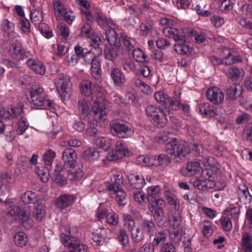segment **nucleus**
<instances>
[{
	"label": "nucleus",
	"instance_id": "f257e3e1",
	"mask_svg": "<svg viewBox=\"0 0 252 252\" xmlns=\"http://www.w3.org/2000/svg\"><path fill=\"white\" fill-rule=\"evenodd\" d=\"M123 176L122 173L117 172L114 174L109 182L106 183V188L109 195L114 198L119 205H125L126 203V194L123 189Z\"/></svg>",
	"mask_w": 252,
	"mask_h": 252
},
{
	"label": "nucleus",
	"instance_id": "f03ea898",
	"mask_svg": "<svg viewBox=\"0 0 252 252\" xmlns=\"http://www.w3.org/2000/svg\"><path fill=\"white\" fill-rule=\"evenodd\" d=\"M30 97L29 98L30 103L42 109H52L54 108L52 101L48 98L43 92V89L39 86H34L30 92Z\"/></svg>",
	"mask_w": 252,
	"mask_h": 252
},
{
	"label": "nucleus",
	"instance_id": "7ed1b4c3",
	"mask_svg": "<svg viewBox=\"0 0 252 252\" xmlns=\"http://www.w3.org/2000/svg\"><path fill=\"white\" fill-rule=\"evenodd\" d=\"M165 150L168 154L173 156L176 162L184 160L189 153V149L186 144L175 138L166 145Z\"/></svg>",
	"mask_w": 252,
	"mask_h": 252
},
{
	"label": "nucleus",
	"instance_id": "20e7f679",
	"mask_svg": "<svg viewBox=\"0 0 252 252\" xmlns=\"http://www.w3.org/2000/svg\"><path fill=\"white\" fill-rule=\"evenodd\" d=\"M180 91H174L173 96L169 97L168 95L162 92H157L155 94V98L165 108L172 110H178L180 109L181 95Z\"/></svg>",
	"mask_w": 252,
	"mask_h": 252
},
{
	"label": "nucleus",
	"instance_id": "39448f33",
	"mask_svg": "<svg viewBox=\"0 0 252 252\" xmlns=\"http://www.w3.org/2000/svg\"><path fill=\"white\" fill-rule=\"evenodd\" d=\"M93 101L92 110L94 120L96 121H104L106 119V107L104 103L105 97L102 92L94 94L92 97Z\"/></svg>",
	"mask_w": 252,
	"mask_h": 252
},
{
	"label": "nucleus",
	"instance_id": "423d86ee",
	"mask_svg": "<svg viewBox=\"0 0 252 252\" xmlns=\"http://www.w3.org/2000/svg\"><path fill=\"white\" fill-rule=\"evenodd\" d=\"M60 237L62 243L69 252H87V246L81 243L78 237L72 236L70 231L62 233Z\"/></svg>",
	"mask_w": 252,
	"mask_h": 252
},
{
	"label": "nucleus",
	"instance_id": "0eeeda50",
	"mask_svg": "<svg viewBox=\"0 0 252 252\" xmlns=\"http://www.w3.org/2000/svg\"><path fill=\"white\" fill-rule=\"evenodd\" d=\"M145 111L147 116L152 119L154 125L157 127H163L167 124L166 116L160 107L149 105L146 107Z\"/></svg>",
	"mask_w": 252,
	"mask_h": 252
},
{
	"label": "nucleus",
	"instance_id": "6e6552de",
	"mask_svg": "<svg viewBox=\"0 0 252 252\" xmlns=\"http://www.w3.org/2000/svg\"><path fill=\"white\" fill-rule=\"evenodd\" d=\"M111 131L112 134L120 138H127L132 133L133 131L125 122L114 120L110 123Z\"/></svg>",
	"mask_w": 252,
	"mask_h": 252
},
{
	"label": "nucleus",
	"instance_id": "1a4fd4ad",
	"mask_svg": "<svg viewBox=\"0 0 252 252\" xmlns=\"http://www.w3.org/2000/svg\"><path fill=\"white\" fill-rule=\"evenodd\" d=\"M129 155V151L125 142L119 140L115 145V149L109 152L105 157L107 160L113 161L121 159Z\"/></svg>",
	"mask_w": 252,
	"mask_h": 252
},
{
	"label": "nucleus",
	"instance_id": "9d476101",
	"mask_svg": "<svg viewBox=\"0 0 252 252\" xmlns=\"http://www.w3.org/2000/svg\"><path fill=\"white\" fill-rule=\"evenodd\" d=\"M207 99L214 105H220L223 103L224 94L222 90L217 87H211L206 92Z\"/></svg>",
	"mask_w": 252,
	"mask_h": 252
},
{
	"label": "nucleus",
	"instance_id": "9b49d317",
	"mask_svg": "<svg viewBox=\"0 0 252 252\" xmlns=\"http://www.w3.org/2000/svg\"><path fill=\"white\" fill-rule=\"evenodd\" d=\"M199 111L202 115L206 117H216L223 114V109L219 107L215 108L209 102L203 103L200 105Z\"/></svg>",
	"mask_w": 252,
	"mask_h": 252
},
{
	"label": "nucleus",
	"instance_id": "f8f14e48",
	"mask_svg": "<svg viewBox=\"0 0 252 252\" xmlns=\"http://www.w3.org/2000/svg\"><path fill=\"white\" fill-rule=\"evenodd\" d=\"M69 77L65 74H59L55 79L57 90L61 97H65L69 90Z\"/></svg>",
	"mask_w": 252,
	"mask_h": 252
},
{
	"label": "nucleus",
	"instance_id": "ddd939ff",
	"mask_svg": "<svg viewBox=\"0 0 252 252\" xmlns=\"http://www.w3.org/2000/svg\"><path fill=\"white\" fill-rule=\"evenodd\" d=\"M75 200V197L73 194H62L57 198L55 201V206L61 211L72 206Z\"/></svg>",
	"mask_w": 252,
	"mask_h": 252
},
{
	"label": "nucleus",
	"instance_id": "4468645a",
	"mask_svg": "<svg viewBox=\"0 0 252 252\" xmlns=\"http://www.w3.org/2000/svg\"><path fill=\"white\" fill-rule=\"evenodd\" d=\"M9 51L11 57L17 61L23 60L28 57L29 53L23 48L22 43L16 41L10 47Z\"/></svg>",
	"mask_w": 252,
	"mask_h": 252
},
{
	"label": "nucleus",
	"instance_id": "2eb2a0df",
	"mask_svg": "<svg viewBox=\"0 0 252 252\" xmlns=\"http://www.w3.org/2000/svg\"><path fill=\"white\" fill-rule=\"evenodd\" d=\"M220 55L224 56V65H230L235 63H241L242 60L239 56L232 55L233 50L228 47L220 48Z\"/></svg>",
	"mask_w": 252,
	"mask_h": 252
},
{
	"label": "nucleus",
	"instance_id": "dca6fc26",
	"mask_svg": "<svg viewBox=\"0 0 252 252\" xmlns=\"http://www.w3.org/2000/svg\"><path fill=\"white\" fill-rule=\"evenodd\" d=\"M77 158V154L76 151L71 148H67L62 153V159L64 165L67 168L72 167L76 164Z\"/></svg>",
	"mask_w": 252,
	"mask_h": 252
},
{
	"label": "nucleus",
	"instance_id": "f3484780",
	"mask_svg": "<svg viewBox=\"0 0 252 252\" xmlns=\"http://www.w3.org/2000/svg\"><path fill=\"white\" fill-rule=\"evenodd\" d=\"M31 207L27 206L21 210L19 215L22 225L26 229H30L33 224V220L31 218Z\"/></svg>",
	"mask_w": 252,
	"mask_h": 252
},
{
	"label": "nucleus",
	"instance_id": "a211bd4d",
	"mask_svg": "<svg viewBox=\"0 0 252 252\" xmlns=\"http://www.w3.org/2000/svg\"><path fill=\"white\" fill-rule=\"evenodd\" d=\"M94 15L95 20L101 28L106 30L107 27L113 28L115 27V24L113 21L110 19H108L99 10H95Z\"/></svg>",
	"mask_w": 252,
	"mask_h": 252
},
{
	"label": "nucleus",
	"instance_id": "6ab92c4d",
	"mask_svg": "<svg viewBox=\"0 0 252 252\" xmlns=\"http://www.w3.org/2000/svg\"><path fill=\"white\" fill-rule=\"evenodd\" d=\"M110 46L104 50V56L106 59L113 61L122 53V47L121 43L110 44Z\"/></svg>",
	"mask_w": 252,
	"mask_h": 252
},
{
	"label": "nucleus",
	"instance_id": "aec40b11",
	"mask_svg": "<svg viewBox=\"0 0 252 252\" xmlns=\"http://www.w3.org/2000/svg\"><path fill=\"white\" fill-rule=\"evenodd\" d=\"M103 152L102 153V154ZM83 158L89 161H94L98 159L101 160L103 163H106V160L101 153L94 148H89L86 150L83 155Z\"/></svg>",
	"mask_w": 252,
	"mask_h": 252
},
{
	"label": "nucleus",
	"instance_id": "412c9836",
	"mask_svg": "<svg viewBox=\"0 0 252 252\" xmlns=\"http://www.w3.org/2000/svg\"><path fill=\"white\" fill-rule=\"evenodd\" d=\"M70 168L67 170L66 174L67 175L68 178L73 182L80 180L83 176V173L82 168V166L76 164L72 167H69Z\"/></svg>",
	"mask_w": 252,
	"mask_h": 252
},
{
	"label": "nucleus",
	"instance_id": "4be33fe9",
	"mask_svg": "<svg viewBox=\"0 0 252 252\" xmlns=\"http://www.w3.org/2000/svg\"><path fill=\"white\" fill-rule=\"evenodd\" d=\"M110 76L113 83L118 86H121L126 82L125 75L117 67L111 68L110 72Z\"/></svg>",
	"mask_w": 252,
	"mask_h": 252
},
{
	"label": "nucleus",
	"instance_id": "5701e85b",
	"mask_svg": "<svg viewBox=\"0 0 252 252\" xmlns=\"http://www.w3.org/2000/svg\"><path fill=\"white\" fill-rule=\"evenodd\" d=\"M215 185V181L210 179H198L193 182V186L194 188L202 190L212 189Z\"/></svg>",
	"mask_w": 252,
	"mask_h": 252
},
{
	"label": "nucleus",
	"instance_id": "b1692460",
	"mask_svg": "<svg viewBox=\"0 0 252 252\" xmlns=\"http://www.w3.org/2000/svg\"><path fill=\"white\" fill-rule=\"evenodd\" d=\"M179 42L175 44L174 49L176 53L180 55H189L192 52V48L189 42L186 39L178 40Z\"/></svg>",
	"mask_w": 252,
	"mask_h": 252
},
{
	"label": "nucleus",
	"instance_id": "393cba45",
	"mask_svg": "<svg viewBox=\"0 0 252 252\" xmlns=\"http://www.w3.org/2000/svg\"><path fill=\"white\" fill-rule=\"evenodd\" d=\"M26 63L35 73L40 75L45 74V67L41 61L35 59H29L27 60Z\"/></svg>",
	"mask_w": 252,
	"mask_h": 252
},
{
	"label": "nucleus",
	"instance_id": "a878e982",
	"mask_svg": "<svg viewBox=\"0 0 252 252\" xmlns=\"http://www.w3.org/2000/svg\"><path fill=\"white\" fill-rule=\"evenodd\" d=\"M240 250L241 252H252V236L248 232L242 235Z\"/></svg>",
	"mask_w": 252,
	"mask_h": 252
},
{
	"label": "nucleus",
	"instance_id": "bb28decb",
	"mask_svg": "<svg viewBox=\"0 0 252 252\" xmlns=\"http://www.w3.org/2000/svg\"><path fill=\"white\" fill-rule=\"evenodd\" d=\"M139 227L144 233L149 236L153 235L156 230V225L152 220L143 219L139 224Z\"/></svg>",
	"mask_w": 252,
	"mask_h": 252
},
{
	"label": "nucleus",
	"instance_id": "cd10ccee",
	"mask_svg": "<svg viewBox=\"0 0 252 252\" xmlns=\"http://www.w3.org/2000/svg\"><path fill=\"white\" fill-rule=\"evenodd\" d=\"M200 168L199 162L191 161L187 163L186 168L182 169V172L184 176H193L200 171Z\"/></svg>",
	"mask_w": 252,
	"mask_h": 252
},
{
	"label": "nucleus",
	"instance_id": "c85d7f7f",
	"mask_svg": "<svg viewBox=\"0 0 252 252\" xmlns=\"http://www.w3.org/2000/svg\"><path fill=\"white\" fill-rule=\"evenodd\" d=\"M32 8L31 11V19L34 25H38L43 19L42 12L38 6L35 5L34 1H32Z\"/></svg>",
	"mask_w": 252,
	"mask_h": 252
},
{
	"label": "nucleus",
	"instance_id": "c756f323",
	"mask_svg": "<svg viewBox=\"0 0 252 252\" xmlns=\"http://www.w3.org/2000/svg\"><path fill=\"white\" fill-rule=\"evenodd\" d=\"M23 108V104L22 102H19L16 106L8 108L7 113L12 118L19 119L25 117Z\"/></svg>",
	"mask_w": 252,
	"mask_h": 252
},
{
	"label": "nucleus",
	"instance_id": "7c9ffc66",
	"mask_svg": "<svg viewBox=\"0 0 252 252\" xmlns=\"http://www.w3.org/2000/svg\"><path fill=\"white\" fill-rule=\"evenodd\" d=\"M21 199L26 204H35L39 199V195L31 190H27L22 194Z\"/></svg>",
	"mask_w": 252,
	"mask_h": 252
},
{
	"label": "nucleus",
	"instance_id": "2f4dec72",
	"mask_svg": "<svg viewBox=\"0 0 252 252\" xmlns=\"http://www.w3.org/2000/svg\"><path fill=\"white\" fill-rule=\"evenodd\" d=\"M80 91L82 94L89 96L92 95V97L94 94L97 92H100V91H95L93 89V84L88 80H83L81 82L80 84Z\"/></svg>",
	"mask_w": 252,
	"mask_h": 252
},
{
	"label": "nucleus",
	"instance_id": "473e14b6",
	"mask_svg": "<svg viewBox=\"0 0 252 252\" xmlns=\"http://www.w3.org/2000/svg\"><path fill=\"white\" fill-rule=\"evenodd\" d=\"M162 32L165 36L172 38L175 41L183 40V37L180 31L172 26L164 28Z\"/></svg>",
	"mask_w": 252,
	"mask_h": 252
},
{
	"label": "nucleus",
	"instance_id": "72a5a7b5",
	"mask_svg": "<svg viewBox=\"0 0 252 252\" xmlns=\"http://www.w3.org/2000/svg\"><path fill=\"white\" fill-rule=\"evenodd\" d=\"M129 183L130 186L137 189H142L145 184V180L142 175L131 174L128 177Z\"/></svg>",
	"mask_w": 252,
	"mask_h": 252
},
{
	"label": "nucleus",
	"instance_id": "f704fd0d",
	"mask_svg": "<svg viewBox=\"0 0 252 252\" xmlns=\"http://www.w3.org/2000/svg\"><path fill=\"white\" fill-rule=\"evenodd\" d=\"M91 56L93 58L91 61L92 74L94 78L98 79L101 77V63L98 58L95 56L94 57L93 55L92 54Z\"/></svg>",
	"mask_w": 252,
	"mask_h": 252
},
{
	"label": "nucleus",
	"instance_id": "c9c22d12",
	"mask_svg": "<svg viewBox=\"0 0 252 252\" xmlns=\"http://www.w3.org/2000/svg\"><path fill=\"white\" fill-rule=\"evenodd\" d=\"M241 94V87L239 85L232 84L226 90V95L229 99L236 100Z\"/></svg>",
	"mask_w": 252,
	"mask_h": 252
},
{
	"label": "nucleus",
	"instance_id": "e433bc0d",
	"mask_svg": "<svg viewBox=\"0 0 252 252\" xmlns=\"http://www.w3.org/2000/svg\"><path fill=\"white\" fill-rule=\"evenodd\" d=\"M168 220L170 223V226L173 229L179 228V226L181 221V217L180 214L176 211H170L168 214Z\"/></svg>",
	"mask_w": 252,
	"mask_h": 252
},
{
	"label": "nucleus",
	"instance_id": "4c0bfd02",
	"mask_svg": "<svg viewBox=\"0 0 252 252\" xmlns=\"http://www.w3.org/2000/svg\"><path fill=\"white\" fill-rule=\"evenodd\" d=\"M123 46L122 49L130 54L135 48V40L126 35H122Z\"/></svg>",
	"mask_w": 252,
	"mask_h": 252
},
{
	"label": "nucleus",
	"instance_id": "58836bf2",
	"mask_svg": "<svg viewBox=\"0 0 252 252\" xmlns=\"http://www.w3.org/2000/svg\"><path fill=\"white\" fill-rule=\"evenodd\" d=\"M148 202H149L148 209L151 213L156 211V210L163 209L165 204V201L162 199L149 198Z\"/></svg>",
	"mask_w": 252,
	"mask_h": 252
},
{
	"label": "nucleus",
	"instance_id": "ea45409f",
	"mask_svg": "<svg viewBox=\"0 0 252 252\" xmlns=\"http://www.w3.org/2000/svg\"><path fill=\"white\" fill-rule=\"evenodd\" d=\"M97 121L93 120L88 123L86 129V133L90 136L95 138L101 134V131L99 129V126L97 125Z\"/></svg>",
	"mask_w": 252,
	"mask_h": 252
},
{
	"label": "nucleus",
	"instance_id": "a19ab883",
	"mask_svg": "<svg viewBox=\"0 0 252 252\" xmlns=\"http://www.w3.org/2000/svg\"><path fill=\"white\" fill-rule=\"evenodd\" d=\"M165 198L169 205L172 206L175 211H177L180 207L179 198L174 194L172 193L169 190H166L165 193Z\"/></svg>",
	"mask_w": 252,
	"mask_h": 252
},
{
	"label": "nucleus",
	"instance_id": "79ce46f5",
	"mask_svg": "<svg viewBox=\"0 0 252 252\" xmlns=\"http://www.w3.org/2000/svg\"><path fill=\"white\" fill-rule=\"evenodd\" d=\"M115 27L105 30V37L109 44L121 43L117 33L114 30Z\"/></svg>",
	"mask_w": 252,
	"mask_h": 252
},
{
	"label": "nucleus",
	"instance_id": "37998d69",
	"mask_svg": "<svg viewBox=\"0 0 252 252\" xmlns=\"http://www.w3.org/2000/svg\"><path fill=\"white\" fill-rule=\"evenodd\" d=\"M31 168L29 159L24 157L18 158L16 164V169L21 173L23 174L29 171Z\"/></svg>",
	"mask_w": 252,
	"mask_h": 252
},
{
	"label": "nucleus",
	"instance_id": "c03bdc74",
	"mask_svg": "<svg viewBox=\"0 0 252 252\" xmlns=\"http://www.w3.org/2000/svg\"><path fill=\"white\" fill-rule=\"evenodd\" d=\"M35 172L40 177L42 182L46 183L49 180L50 173L48 169L45 166L42 165L36 166L35 168Z\"/></svg>",
	"mask_w": 252,
	"mask_h": 252
},
{
	"label": "nucleus",
	"instance_id": "a18cd8bd",
	"mask_svg": "<svg viewBox=\"0 0 252 252\" xmlns=\"http://www.w3.org/2000/svg\"><path fill=\"white\" fill-rule=\"evenodd\" d=\"M45 207L41 203L38 204L32 212V216L38 221H40L45 216Z\"/></svg>",
	"mask_w": 252,
	"mask_h": 252
},
{
	"label": "nucleus",
	"instance_id": "49530a36",
	"mask_svg": "<svg viewBox=\"0 0 252 252\" xmlns=\"http://www.w3.org/2000/svg\"><path fill=\"white\" fill-rule=\"evenodd\" d=\"M225 74L228 78L235 81L237 80L241 75L244 74V72L242 69H240L233 66L227 69Z\"/></svg>",
	"mask_w": 252,
	"mask_h": 252
},
{
	"label": "nucleus",
	"instance_id": "de8ad7c7",
	"mask_svg": "<svg viewBox=\"0 0 252 252\" xmlns=\"http://www.w3.org/2000/svg\"><path fill=\"white\" fill-rule=\"evenodd\" d=\"M130 232L131 238L134 243H140L144 239L145 234L142 229L138 226L136 228H131Z\"/></svg>",
	"mask_w": 252,
	"mask_h": 252
},
{
	"label": "nucleus",
	"instance_id": "09e8293b",
	"mask_svg": "<svg viewBox=\"0 0 252 252\" xmlns=\"http://www.w3.org/2000/svg\"><path fill=\"white\" fill-rule=\"evenodd\" d=\"M105 231L102 230H96L93 233L92 238L97 245L101 246L103 245L106 239Z\"/></svg>",
	"mask_w": 252,
	"mask_h": 252
},
{
	"label": "nucleus",
	"instance_id": "8fccbe9b",
	"mask_svg": "<svg viewBox=\"0 0 252 252\" xmlns=\"http://www.w3.org/2000/svg\"><path fill=\"white\" fill-rule=\"evenodd\" d=\"M14 242L18 247H23L25 246L28 242L26 234L23 232H18L14 235Z\"/></svg>",
	"mask_w": 252,
	"mask_h": 252
},
{
	"label": "nucleus",
	"instance_id": "3c124183",
	"mask_svg": "<svg viewBox=\"0 0 252 252\" xmlns=\"http://www.w3.org/2000/svg\"><path fill=\"white\" fill-rule=\"evenodd\" d=\"M167 237V233L165 231L158 232L155 234V237L153 241V246H158L159 245L164 244Z\"/></svg>",
	"mask_w": 252,
	"mask_h": 252
},
{
	"label": "nucleus",
	"instance_id": "603ef678",
	"mask_svg": "<svg viewBox=\"0 0 252 252\" xmlns=\"http://www.w3.org/2000/svg\"><path fill=\"white\" fill-rule=\"evenodd\" d=\"M202 232L206 237H210L213 232L212 223L208 220H204L200 223Z\"/></svg>",
	"mask_w": 252,
	"mask_h": 252
},
{
	"label": "nucleus",
	"instance_id": "864d4df0",
	"mask_svg": "<svg viewBox=\"0 0 252 252\" xmlns=\"http://www.w3.org/2000/svg\"><path fill=\"white\" fill-rule=\"evenodd\" d=\"M118 239L124 249L128 250L129 247V237L125 229H121L118 234Z\"/></svg>",
	"mask_w": 252,
	"mask_h": 252
},
{
	"label": "nucleus",
	"instance_id": "5fc2aeb1",
	"mask_svg": "<svg viewBox=\"0 0 252 252\" xmlns=\"http://www.w3.org/2000/svg\"><path fill=\"white\" fill-rule=\"evenodd\" d=\"M29 124L25 117L18 119L17 123L16 132L18 135H22L29 127Z\"/></svg>",
	"mask_w": 252,
	"mask_h": 252
},
{
	"label": "nucleus",
	"instance_id": "6e6d98bb",
	"mask_svg": "<svg viewBox=\"0 0 252 252\" xmlns=\"http://www.w3.org/2000/svg\"><path fill=\"white\" fill-rule=\"evenodd\" d=\"M153 22L146 21L142 23L139 27L140 33L143 36H146L151 32L153 26Z\"/></svg>",
	"mask_w": 252,
	"mask_h": 252
},
{
	"label": "nucleus",
	"instance_id": "4d7b16f0",
	"mask_svg": "<svg viewBox=\"0 0 252 252\" xmlns=\"http://www.w3.org/2000/svg\"><path fill=\"white\" fill-rule=\"evenodd\" d=\"M243 139L252 143V123H247L244 126L242 133Z\"/></svg>",
	"mask_w": 252,
	"mask_h": 252
},
{
	"label": "nucleus",
	"instance_id": "13d9d810",
	"mask_svg": "<svg viewBox=\"0 0 252 252\" xmlns=\"http://www.w3.org/2000/svg\"><path fill=\"white\" fill-rule=\"evenodd\" d=\"M135 60L139 63H145L147 62V56L139 48H135L131 52Z\"/></svg>",
	"mask_w": 252,
	"mask_h": 252
},
{
	"label": "nucleus",
	"instance_id": "bf43d9fd",
	"mask_svg": "<svg viewBox=\"0 0 252 252\" xmlns=\"http://www.w3.org/2000/svg\"><path fill=\"white\" fill-rule=\"evenodd\" d=\"M226 217H231L232 219L238 220L240 214V208L237 206L230 205L224 210Z\"/></svg>",
	"mask_w": 252,
	"mask_h": 252
},
{
	"label": "nucleus",
	"instance_id": "052dcab7",
	"mask_svg": "<svg viewBox=\"0 0 252 252\" xmlns=\"http://www.w3.org/2000/svg\"><path fill=\"white\" fill-rule=\"evenodd\" d=\"M160 192V187L158 185L152 186L148 187L147 189V193L148 199H154L159 195Z\"/></svg>",
	"mask_w": 252,
	"mask_h": 252
},
{
	"label": "nucleus",
	"instance_id": "680f3d73",
	"mask_svg": "<svg viewBox=\"0 0 252 252\" xmlns=\"http://www.w3.org/2000/svg\"><path fill=\"white\" fill-rule=\"evenodd\" d=\"M1 28L2 31L6 33L8 35H10L11 33H13L15 31L14 24L9 21L7 19H4L1 23Z\"/></svg>",
	"mask_w": 252,
	"mask_h": 252
},
{
	"label": "nucleus",
	"instance_id": "e2e57ef3",
	"mask_svg": "<svg viewBox=\"0 0 252 252\" xmlns=\"http://www.w3.org/2000/svg\"><path fill=\"white\" fill-rule=\"evenodd\" d=\"M54 9L57 18L61 17L66 12V9L63 4L59 0L54 3Z\"/></svg>",
	"mask_w": 252,
	"mask_h": 252
},
{
	"label": "nucleus",
	"instance_id": "0e129e2a",
	"mask_svg": "<svg viewBox=\"0 0 252 252\" xmlns=\"http://www.w3.org/2000/svg\"><path fill=\"white\" fill-rule=\"evenodd\" d=\"M220 221L224 231L229 232L232 229V223L230 218L222 216L220 219Z\"/></svg>",
	"mask_w": 252,
	"mask_h": 252
},
{
	"label": "nucleus",
	"instance_id": "69168bd1",
	"mask_svg": "<svg viewBox=\"0 0 252 252\" xmlns=\"http://www.w3.org/2000/svg\"><path fill=\"white\" fill-rule=\"evenodd\" d=\"M170 162L171 159L168 155L161 154L158 156L157 159L155 160L154 165L167 166Z\"/></svg>",
	"mask_w": 252,
	"mask_h": 252
},
{
	"label": "nucleus",
	"instance_id": "338daca9",
	"mask_svg": "<svg viewBox=\"0 0 252 252\" xmlns=\"http://www.w3.org/2000/svg\"><path fill=\"white\" fill-rule=\"evenodd\" d=\"M169 237L172 242L179 243L182 240L181 228L173 229L169 232Z\"/></svg>",
	"mask_w": 252,
	"mask_h": 252
},
{
	"label": "nucleus",
	"instance_id": "774afa93",
	"mask_svg": "<svg viewBox=\"0 0 252 252\" xmlns=\"http://www.w3.org/2000/svg\"><path fill=\"white\" fill-rule=\"evenodd\" d=\"M94 143L99 148H107L109 146V139L107 137L101 136V134H100L95 138Z\"/></svg>",
	"mask_w": 252,
	"mask_h": 252
}]
</instances>
